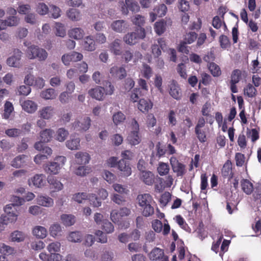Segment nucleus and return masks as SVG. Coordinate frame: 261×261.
<instances>
[{"instance_id": "nucleus-58", "label": "nucleus", "mask_w": 261, "mask_h": 261, "mask_svg": "<svg viewBox=\"0 0 261 261\" xmlns=\"http://www.w3.org/2000/svg\"><path fill=\"white\" fill-rule=\"evenodd\" d=\"M8 27L17 26L19 22V19L16 16H10L6 19Z\"/></svg>"}, {"instance_id": "nucleus-30", "label": "nucleus", "mask_w": 261, "mask_h": 261, "mask_svg": "<svg viewBox=\"0 0 261 261\" xmlns=\"http://www.w3.org/2000/svg\"><path fill=\"white\" fill-rule=\"evenodd\" d=\"M41 97L46 100L54 99L57 96L56 90L53 88H48L41 92Z\"/></svg>"}, {"instance_id": "nucleus-49", "label": "nucleus", "mask_w": 261, "mask_h": 261, "mask_svg": "<svg viewBox=\"0 0 261 261\" xmlns=\"http://www.w3.org/2000/svg\"><path fill=\"white\" fill-rule=\"evenodd\" d=\"M195 133L199 142L204 143L206 141V132L204 129H195Z\"/></svg>"}, {"instance_id": "nucleus-38", "label": "nucleus", "mask_w": 261, "mask_h": 261, "mask_svg": "<svg viewBox=\"0 0 261 261\" xmlns=\"http://www.w3.org/2000/svg\"><path fill=\"white\" fill-rule=\"evenodd\" d=\"M169 170L170 167L167 163L164 162H160L159 163L157 170L160 175L164 176L167 175L169 173Z\"/></svg>"}, {"instance_id": "nucleus-32", "label": "nucleus", "mask_w": 261, "mask_h": 261, "mask_svg": "<svg viewBox=\"0 0 261 261\" xmlns=\"http://www.w3.org/2000/svg\"><path fill=\"white\" fill-rule=\"evenodd\" d=\"M47 233L46 228L41 226H36L33 229V234L36 238L43 239Z\"/></svg>"}, {"instance_id": "nucleus-10", "label": "nucleus", "mask_w": 261, "mask_h": 261, "mask_svg": "<svg viewBox=\"0 0 261 261\" xmlns=\"http://www.w3.org/2000/svg\"><path fill=\"white\" fill-rule=\"evenodd\" d=\"M13 52V56L8 58L7 63L9 66L17 67L19 65V61L22 53L18 49H15Z\"/></svg>"}, {"instance_id": "nucleus-18", "label": "nucleus", "mask_w": 261, "mask_h": 261, "mask_svg": "<svg viewBox=\"0 0 261 261\" xmlns=\"http://www.w3.org/2000/svg\"><path fill=\"white\" fill-rule=\"evenodd\" d=\"M22 109L28 113H33L37 109V105L31 100H24L21 102Z\"/></svg>"}, {"instance_id": "nucleus-34", "label": "nucleus", "mask_w": 261, "mask_h": 261, "mask_svg": "<svg viewBox=\"0 0 261 261\" xmlns=\"http://www.w3.org/2000/svg\"><path fill=\"white\" fill-rule=\"evenodd\" d=\"M68 17L72 21H79L81 18V15L79 10L70 8L67 12Z\"/></svg>"}, {"instance_id": "nucleus-46", "label": "nucleus", "mask_w": 261, "mask_h": 261, "mask_svg": "<svg viewBox=\"0 0 261 261\" xmlns=\"http://www.w3.org/2000/svg\"><path fill=\"white\" fill-rule=\"evenodd\" d=\"M166 23L163 20L156 22L154 24V30L158 35L162 34L166 30Z\"/></svg>"}, {"instance_id": "nucleus-24", "label": "nucleus", "mask_w": 261, "mask_h": 261, "mask_svg": "<svg viewBox=\"0 0 261 261\" xmlns=\"http://www.w3.org/2000/svg\"><path fill=\"white\" fill-rule=\"evenodd\" d=\"M31 181L36 187L41 188L45 184V175L43 174H36L31 178Z\"/></svg>"}, {"instance_id": "nucleus-16", "label": "nucleus", "mask_w": 261, "mask_h": 261, "mask_svg": "<svg viewBox=\"0 0 261 261\" xmlns=\"http://www.w3.org/2000/svg\"><path fill=\"white\" fill-rule=\"evenodd\" d=\"M128 27V25L123 20H117L113 21L111 24L112 29L117 33H122Z\"/></svg>"}, {"instance_id": "nucleus-41", "label": "nucleus", "mask_w": 261, "mask_h": 261, "mask_svg": "<svg viewBox=\"0 0 261 261\" xmlns=\"http://www.w3.org/2000/svg\"><path fill=\"white\" fill-rule=\"evenodd\" d=\"M62 232V228L60 224L55 223L50 226L49 232L51 236L56 237L60 236Z\"/></svg>"}, {"instance_id": "nucleus-23", "label": "nucleus", "mask_w": 261, "mask_h": 261, "mask_svg": "<svg viewBox=\"0 0 261 261\" xmlns=\"http://www.w3.org/2000/svg\"><path fill=\"white\" fill-rule=\"evenodd\" d=\"M83 48L85 50L92 51L96 49L95 42L92 36L86 37L83 44Z\"/></svg>"}, {"instance_id": "nucleus-47", "label": "nucleus", "mask_w": 261, "mask_h": 261, "mask_svg": "<svg viewBox=\"0 0 261 261\" xmlns=\"http://www.w3.org/2000/svg\"><path fill=\"white\" fill-rule=\"evenodd\" d=\"M14 252V249L4 243H0V253L4 255H9Z\"/></svg>"}, {"instance_id": "nucleus-61", "label": "nucleus", "mask_w": 261, "mask_h": 261, "mask_svg": "<svg viewBox=\"0 0 261 261\" xmlns=\"http://www.w3.org/2000/svg\"><path fill=\"white\" fill-rule=\"evenodd\" d=\"M94 41L98 44H104L107 41V37L105 35L101 33H97L94 36Z\"/></svg>"}, {"instance_id": "nucleus-62", "label": "nucleus", "mask_w": 261, "mask_h": 261, "mask_svg": "<svg viewBox=\"0 0 261 261\" xmlns=\"http://www.w3.org/2000/svg\"><path fill=\"white\" fill-rule=\"evenodd\" d=\"M88 198L89 199L91 205L94 207H98L101 204V202L95 194H91L89 196Z\"/></svg>"}, {"instance_id": "nucleus-59", "label": "nucleus", "mask_w": 261, "mask_h": 261, "mask_svg": "<svg viewBox=\"0 0 261 261\" xmlns=\"http://www.w3.org/2000/svg\"><path fill=\"white\" fill-rule=\"evenodd\" d=\"M22 130L18 128H10L5 130V134L9 137H17L21 134Z\"/></svg>"}, {"instance_id": "nucleus-40", "label": "nucleus", "mask_w": 261, "mask_h": 261, "mask_svg": "<svg viewBox=\"0 0 261 261\" xmlns=\"http://www.w3.org/2000/svg\"><path fill=\"white\" fill-rule=\"evenodd\" d=\"M13 110L14 108L12 103L9 101H6L4 106V112L3 114V118L6 119H8Z\"/></svg>"}, {"instance_id": "nucleus-29", "label": "nucleus", "mask_w": 261, "mask_h": 261, "mask_svg": "<svg viewBox=\"0 0 261 261\" xmlns=\"http://www.w3.org/2000/svg\"><path fill=\"white\" fill-rule=\"evenodd\" d=\"M241 187L243 191L247 195H250L252 193L254 188L252 182L247 179H243L241 182Z\"/></svg>"}, {"instance_id": "nucleus-21", "label": "nucleus", "mask_w": 261, "mask_h": 261, "mask_svg": "<svg viewBox=\"0 0 261 261\" xmlns=\"http://www.w3.org/2000/svg\"><path fill=\"white\" fill-rule=\"evenodd\" d=\"M75 162L79 165H85L89 163L90 156L87 152H78L75 154Z\"/></svg>"}, {"instance_id": "nucleus-9", "label": "nucleus", "mask_w": 261, "mask_h": 261, "mask_svg": "<svg viewBox=\"0 0 261 261\" xmlns=\"http://www.w3.org/2000/svg\"><path fill=\"white\" fill-rule=\"evenodd\" d=\"M91 125V119L89 117H84L81 121H75L72 124V127L76 130L86 131Z\"/></svg>"}, {"instance_id": "nucleus-1", "label": "nucleus", "mask_w": 261, "mask_h": 261, "mask_svg": "<svg viewBox=\"0 0 261 261\" xmlns=\"http://www.w3.org/2000/svg\"><path fill=\"white\" fill-rule=\"evenodd\" d=\"M139 205L141 207L142 215L148 217L154 214V208L152 204L154 203L152 196L149 194L139 195L137 197Z\"/></svg>"}, {"instance_id": "nucleus-19", "label": "nucleus", "mask_w": 261, "mask_h": 261, "mask_svg": "<svg viewBox=\"0 0 261 261\" xmlns=\"http://www.w3.org/2000/svg\"><path fill=\"white\" fill-rule=\"evenodd\" d=\"M141 179L147 185H152L154 181V175L149 171H142L140 174Z\"/></svg>"}, {"instance_id": "nucleus-28", "label": "nucleus", "mask_w": 261, "mask_h": 261, "mask_svg": "<svg viewBox=\"0 0 261 261\" xmlns=\"http://www.w3.org/2000/svg\"><path fill=\"white\" fill-rule=\"evenodd\" d=\"M70 37L74 39L79 40L83 38L85 33L84 30L80 28H74L70 29L68 32Z\"/></svg>"}, {"instance_id": "nucleus-36", "label": "nucleus", "mask_w": 261, "mask_h": 261, "mask_svg": "<svg viewBox=\"0 0 261 261\" xmlns=\"http://www.w3.org/2000/svg\"><path fill=\"white\" fill-rule=\"evenodd\" d=\"M68 135L69 133L67 130L64 128H60L56 132V139L60 142H63L65 140Z\"/></svg>"}, {"instance_id": "nucleus-33", "label": "nucleus", "mask_w": 261, "mask_h": 261, "mask_svg": "<svg viewBox=\"0 0 261 261\" xmlns=\"http://www.w3.org/2000/svg\"><path fill=\"white\" fill-rule=\"evenodd\" d=\"M80 141L79 138L70 139L66 141V146L70 150H78L80 147Z\"/></svg>"}, {"instance_id": "nucleus-53", "label": "nucleus", "mask_w": 261, "mask_h": 261, "mask_svg": "<svg viewBox=\"0 0 261 261\" xmlns=\"http://www.w3.org/2000/svg\"><path fill=\"white\" fill-rule=\"evenodd\" d=\"M91 171L90 168L84 166H79L74 171L76 175L81 176H85Z\"/></svg>"}, {"instance_id": "nucleus-13", "label": "nucleus", "mask_w": 261, "mask_h": 261, "mask_svg": "<svg viewBox=\"0 0 261 261\" xmlns=\"http://www.w3.org/2000/svg\"><path fill=\"white\" fill-rule=\"evenodd\" d=\"M117 167L122 176L127 177L131 174L132 170L129 164L124 160H120L118 162Z\"/></svg>"}, {"instance_id": "nucleus-3", "label": "nucleus", "mask_w": 261, "mask_h": 261, "mask_svg": "<svg viewBox=\"0 0 261 261\" xmlns=\"http://www.w3.org/2000/svg\"><path fill=\"white\" fill-rule=\"evenodd\" d=\"M25 52L28 59H38L39 61L45 60L48 56V54L44 49L35 45L29 46Z\"/></svg>"}, {"instance_id": "nucleus-39", "label": "nucleus", "mask_w": 261, "mask_h": 261, "mask_svg": "<svg viewBox=\"0 0 261 261\" xmlns=\"http://www.w3.org/2000/svg\"><path fill=\"white\" fill-rule=\"evenodd\" d=\"M11 238L13 242H20L24 241L25 235L21 231L16 230L11 233Z\"/></svg>"}, {"instance_id": "nucleus-8", "label": "nucleus", "mask_w": 261, "mask_h": 261, "mask_svg": "<svg viewBox=\"0 0 261 261\" xmlns=\"http://www.w3.org/2000/svg\"><path fill=\"white\" fill-rule=\"evenodd\" d=\"M148 257L150 260L155 261H169L167 256L164 255V250L155 247L148 254Z\"/></svg>"}, {"instance_id": "nucleus-48", "label": "nucleus", "mask_w": 261, "mask_h": 261, "mask_svg": "<svg viewBox=\"0 0 261 261\" xmlns=\"http://www.w3.org/2000/svg\"><path fill=\"white\" fill-rule=\"evenodd\" d=\"M53 135V131L50 129H45L40 133V137L42 141L47 142L50 140Z\"/></svg>"}, {"instance_id": "nucleus-5", "label": "nucleus", "mask_w": 261, "mask_h": 261, "mask_svg": "<svg viewBox=\"0 0 261 261\" xmlns=\"http://www.w3.org/2000/svg\"><path fill=\"white\" fill-rule=\"evenodd\" d=\"M145 30L143 28H138L134 32L128 33L123 37L124 42L127 44L132 45L137 43L139 40L145 37Z\"/></svg>"}, {"instance_id": "nucleus-42", "label": "nucleus", "mask_w": 261, "mask_h": 261, "mask_svg": "<svg viewBox=\"0 0 261 261\" xmlns=\"http://www.w3.org/2000/svg\"><path fill=\"white\" fill-rule=\"evenodd\" d=\"M208 69L212 74L215 77H218L221 74L220 68L214 62H211L208 65Z\"/></svg>"}, {"instance_id": "nucleus-12", "label": "nucleus", "mask_w": 261, "mask_h": 261, "mask_svg": "<svg viewBox=\"0 0 261 261\" xmlns=\"http://www.w3.org/2000/svg\"><path fill=\"white\" fill-rule=\"evenodd\" d=\"M43 169L47 174L56 175L59 173L61 167L56 162H49L43 166Z\"/></svg>"}, {"instance_id": "nucleus-25", "label": "nucleus", "mask_w": 261, "mask_h": 261, "mask_svg": "<svg viewBox=\"0 0 261 261\" xmlns=\"http://www.w3.org/2000/svg\"><path fill=\"white\" fill-rule=\"evenodd\" d=\"M37 203L43 206L51 207L54 205V200L47 196L41 195L37 198Z\"/></svg>"}, {"instance_id": "nucleus-45", "label": "nucleus", "mask_w": 261, "mask_h": 261, "mask_svg": "<svg viewBox=\"0 0 261 261\" xmlns=\"http://www.w3.org/2000/svg\"><path fill=\"white\" fill-rule=\"evenodd\" d=\"M175 220L182 229L188 232H190L191 231L190 228L189 227L184 219L180 215H177L175 218Z\"/></svg>"}, {"instance_id": "nucleus-56", "label": "nucleus", "mask_w": 261, "mask_h": 261, "mask_svg": "<svg viewBox=\"0 0 261 261\" xmlns=\"http://www.w3.org/2000/svg\"><path fill=\"white\" fill-rule=\"evenodd\" d=\"M176 70L180 76L186 79L187 77V74L186 72V66L184 63H180L177 65Z\"/></svg>"}, {"instance_id": "nucleus-64", "label": "nucleus", "mask_w": 261, "mask_h": 261, "mask_svg": "<svg viewBox=\"0 0 261 261\" xmlns=\"http://www.w3.org/2000/svg\"><path fill=\"white\" fill-rule=\"evenodd\" d=\"M111 220L115 223H119L122 219V217L119 211L113 210L110 215Z\"/></svg>"}, {"instance_id": "nucleus-31", "label": "nucleus", "mask_w": 261, "mask_h": 261, "mask_svg": "<svg viewBox=\"0 0 261 261\" xmlns=\"http://www.w3.org/2000/svg\"><path fill=\"white\" fill-rule=\"evenodd\" d=\"M222 174L225 177H228L229 179L232 178V165L230 161L227 160L223 165Z\"/></svg>"}, {"instance_id": "nucleus-4", "label": "nucleus", "mask_w": 261, "mask_h": 261, "mask_svg": "<svg viewBox=\"0 0 261 261\" xmlns=\"http://www.w3.org/2000/svg\"><path fill=\"white\" fill-rule=\"evenodd\" d=\"M114 86L110 82H108L106 86V89L101 87H96L90 90L88 93L93 98L98 100H102L105 93L106 94L111 95L114 92Z\"/></svg>"}, {"instance_id": "nucleus-22", "label": "nucleus", "mask_w": 261, "mask_h": 261, "mask_svg": "<svg viewBox=\"0 0 261 261\" xmlns=\"http://www.w3.org/2000/svg\"><path fill=\"white\" fill-rule=\"evenodd\" d=\"M47 180L53 192L61 191L63 188V185L54 177H48Z\"/></svg>"}, {"instance_id": "nucleus-26", "label": "nucleus", "mask_w": 261, "mask_h": 261, "mask_svg": "<svg viewBox=\"0 0 261 261\" xmlns=\"http://www.w3.org/2000/svg\"><path fill=\"white\" fill-rule=\"evenodd\" d=\"M153 104L150 100L142 98L139 100L138 108L141 111L145 113L150 110Z\"/></svg>"}, {"instance_id": "nucleus-44", "label": "nucleus", "mask_w": 261, "mask_h": 261, "mask_svg": "<svg viewBox=\"0 0 261 261\" xmlns=\"http://www.w3.org/2000/svg\"><path fill=\"white\" fill-rule=\"evenodd\" d=\"M167 8L165 4H161L154 9V14L158 17H163L165 15Z\"/></svg>"}, {"instance_id": "nucleus-60", "label": "nucleus", "mask_w": 261, "mask_h": 261, "mask_svg": "<svg viewBox=\"0 0 261 261\" xmlns=\"http://www.w3.org/2000/svg\"><path fill=\"white\" fill-rule=\"evenodd\" d=\"M219 43L220 46L223 49H226L230 46V41L228 38L224 35H222L219 37Z\"/></svg>"}, {"instance_id": "nucleus-6", "label": "nucleus", "mask_w": 261, "mask_h": 261, "mask_svg": "<svg viewBox=\"0 0 261 261\" xmlns=\"http://www.w3.org/2000/svg\"><path fill=\"white\" fill-rule=\"evenodd\" d=\"M132 130L128 135L127 141L132 145H136L139 144L141 138L139 135V125L135 119H133L132 122Z\"/></svg>"}, {"instance_id": "nucleus-52", "label": "nucleus", "mask_w": 261, "mask_h": 261, "mask_svg": "<svg viewBox=\"0 0 261 261\" xmlns=\"http://www.w3.org/2000/svg\"><path fill=\"white\" fill-rule=\"evenodd\" d=\"M197 38V34L195 32H189L185 36L184 43L191 44L194 42Z\"/></svg>"}, {"instance_id": "nucleus-15", "label": "nucleus", "mask_w": 261, "mask_h": 261, "mask_svg": "<svg viewBox=\"0 0 261 261\" xmlns=\"http://www.w3.org/2000/svg\"><path fill=\"white\" fill-rule=\"evenodd\" d=\"M170 95L175 99H179L181 96L180 89L175 81H172L169 85Z\"/></svg>"}, {"instance_id": "nucleus-50", "label": "nucleus", "mask_w": 261, "mask_h": 261, "mask_svg": "<svg viewBox=\"0 0 261 261\" xmlns=\"http://www.w3.org/2000/svg\"><path fill=\"white\" fill-rule=\"evenodd\" d=\"M132 20L134 24L139 27L138 28H142V26L145 23L144 17L139 14L133 16Z\"/></svg>"}, {"instance_id": "nucleus-55", "label": "nucleus", "mask_w": 261, "mask_h": 261, "mask_svg": "<svg viewBox=\"0 0 261 261\" xmlns=\"http://www.w3.org/2000/svg\"><path fill=\"white\" fill-rule=\"evenodd\" d=\"M242 71L239 69L233 70L231 74L230 82L238 83L241 79Z\"/></svg>"}, {"instance_id": "nucleus-2", "label": "nucleus", "mask_w": 261, "mask_h": 261, "mask_svg": "<svg viewBox=\"0 0 261 261\" xmlns=\"http://www.w3.org/2000/svg\"><path fill=\"white\" fill-rule=\"evenodd\" d=\"M5 215L1 217L0 221V232H2L8 224L15 222L18 217V213L15 206L12 204H7L5 208Z\"/></svg>"}, {"instance_id": "nucleus-37", "label": "nucleus", "mask_w": 261, "mask_h": 261, "mask_svg": "<svg viewBox=\"0 0 261 261\" xmlns=\"http://www.w3.org/2000/svg\"><path fill=\"white\" fill-rule=\"evenodd\" d=\"M63 223L67 226H71L75 223V217L72 215L63 214L61 216Z\"/></svg>"}, {"instance_id": "nucleus-51", "label": "nucleus", "mask_w": 261, "mask_h": 261, "mask_svg": "<svg viewBox=\"0 0 261 261\" xmlns=\"http://www.w3.org/2000/svg\"><path fill=\"white\" fill-rule=\"evenodd\" d=\"M61 244L58 242H55L48 244L47 250L50 253H54L60 250Z\"/></svg>"}, {"instance_id": "nucleus-35", "label": "nucleus", "mask_w": 261, "mask_h": 261, "mask_svg": "<svg viewBox=\"0 0 261 261\" xmlns=\"http://www.w3.org/2000/svg\"><path fill=\"white\" fill-rule=\"evenodd\" d=\"M257 93V90L255 87L251 84H248L244 88V94L248 97H254Z\"/></svg>"}, {"instance_id": "nucleus-54", "label": "nucleus", "mask_w": 261, "mask_h": 261, "mask_svg": "<svg viewBox=\"0 0 261 261\" xmlns=\"http://www.w3.org/2000/svg\"><path fill=\"white\" fill-rule=\"evenodd\" d=\"M88 197L86 193H77L73 195V199L79 203H81L86 200Z\"/></svg>"}, {"instance_id": "nucleus-20", "label": "nucleus", "mask_w": 261, "mask_h": 261, "mask_svg": "<svg viewBox=\"0 0 261 261\" xmlns=\"http://www.w3.org/2000/svg\"><path fill=\"white\" fill-rule=\"evenodd\" d=\"M125 5H124V6L126 5L127 8L124 9V8L122 7L123 13L124 14H127L128 9L134 12H138L140 10V6L138 3L134 0H125Z\"/></svg>"}, {"instance_id": "nucleus-57", "label": "nucleus", "mask_w": 261, "mask_h": 261, "mask_svg": "<svg viewBox=\"0 0 261 261\" xmlns=\"http://www.w3.org/2000/svg\"><path fill=\"white\" fill-rule=\"evenodd\" d=\"M82 238L81 233L79 231H73L70 233L68 237L69 241L73 242H80Z\"/></svg>"}, {"instance_id": "nucleus-7", "label": "nucleus", "mask_w": 261, "mask_h": 261, "mask_svg": "<svg viewBox=\"0 0 261 261\" xmlns=\"http://www.w3.org/2000/svg\"><path fill=\"white\" fill-rule=\"evenodd\" d=\"M172 170L177 176H182L186 172L185 166L178 162L175 157H171L170 160Z\"/></svg>"}, {"instance_id": "nucleus-27", "label": "nucleus", "mask_w": 261, "mask_h": 261, "mask_svg": "<svg viewBox=\"0 0 261 261\" xmlns=\"http://www.w3.org/2000/svg\"><path fill=\"white\" fill-rule=\"evenodd\" d=\"M55 113V109L51 106H47L43 108L39 111L40 116L45 119L51 118Z\"/></svg>"}, {"instance_id": "nucleus-11", "label": "nucleus", "mask_w": 261, "mask_h": 261, "mask_svg": "<svg viewBox=\"0 0 261 261\" xmlns=\"http://www.w3.org/2000/svg\"><path fill=\"white\" fill-rule=\"evenodd\" d=\"M110 73L113 77L120 80L126 76V71L123 66H114L111 68Z\"/></svg>"}, {"instance_id": "nucleus-14", "label": "nucleus", "mask_w": 261, "mask_h": 261, "mask_svg": "<svg viewBox=\"0 0 261 261\" xmlns=\"http://www.w3.org/2000/svg\"><path fill=\"white\" fill-rule=\"evenodd\" d=\"M29 157L24 154L16 156L12 161L11 165L15 168H19L26 165Z\"/></svg>"}, {"instance_id": "nucleus-63", "label": "nucleus", "mask_w": 261, "mask_h": 261, "mask_svg": "<svg viewBox=\"0 0 261 261\" xmlns=\"http://www.w3.org/2000/svg\"><path fill=\"white\" fill-rule=\"evenodd\" d=\"M103 229L108 233H112L114 230L113 224L109 221L105 220L102 223Z\"/></svg>"}, {"instance_id": "nucleus-43", "label": "nucleus", "mask_w": 261, "mask_h": 261, "mask_svg": "<svg viewBox=\"0 0 261 261\" xmlns=\"http://www.w3.org/2000/svg\"><path fill=\"white\" fill-rule=\"evenodd\" d=\"M125 119V116L120 111L117 112L113 115V121L116 125L122 123Z\"/></svg>"}, {"instance_id": "nucleus-17", "label": "nucleus", "mask_w": 261, "mask_h": 261, "mask_svg": "<svg viewBox=\"0 0 261 261\" xmlns=\"http://www.w3.org/2000/svg\"><path fill=\"white\" fill-rule=\"evenodd\" d=\"M121 40L115 39L109 44L110 51L114 55L120 56L122 55V48L121 46Z\"/></svg>"}]
</instances>
